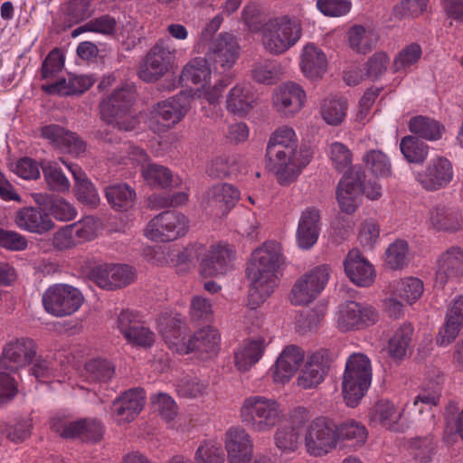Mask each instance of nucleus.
Here are the masks:
<instances>
[{"instance_id":"f257e3e1","label":"nucleus","mask_w":463,"mask_h":463,"mask_svg":"<svg viewBox=\"0 0 463 463\" xmlns=\"http://www.w3.org/2000/svg\"><path fill=\"white\" fill-rule=\"evenodd\" d=\"M281 245L276 241H266L254 250L247 267L250 281L248 297L249 310L244 316L245 322L260 326L263 316L257 310L274 292L279 282V270L284 264Z\"/></svg>"},{"instance_id":"f03ea898","label":"nucleus","mask_w":463,"mask_h":463,"mask_svg":"<svg viewBox=\"0 0 463 463\" xmlns=\"http://www.w3.org/2000/svg\"><path fill=\"white\" fill-rule=\"evenodd\" d=\"M295 130L288 126L278 128L269 137L267 146L268 167L282 185L294 182L310 162L307 151L298 150Z\"/></svg>"},{"instance_id":"7ed1b4c3","label":"nucleus","mask_w":463,"mask_h":463,"mask_svg":"<svg viewBox=\"0 0 463 463\" xmlns=\"http://www.w3.org/2000/svg\"><path fill=\"white\" fill-rule=\"evenodd\" d=\"M232 250L224 242H217L209 247L193 244L177 255V262L185 263L188 268L200 260V272L204 277L224 275L232 269Z\"/></svg>"},{"instance_id":"20e7f679","label":"nucleus","mask_w":463,"mask_h":463,"mask_svg":"<svg viewBox=\"0 0 463 463\" xmlns=\"http://www.w3.org/2000/svg\"><path fill=\"white\" fill-rule=\"evenodd\" d=\"M302 36L300 21L283 15L267 21L260 29L263 50L270 55H282L295 46Z\"/></svg>"},{"instance_id":"39448f33","label":"nucleus","mask_w":463,"mask_h":463,"mask_svg":"<svg viewBox=\"0 0 463 463\" xmlns=\"http://www.w3.org/2000/svg\"><path fill=\"white\" fill-rule=\"evenodd\" d=\"M242 423L254 432L266 433L272 430L283 417L280 402L264 395H250L245 398L240 409Z\"/></svg>"},{"instance_id":"423d86ee","label":"nucleus","mask_w":463,"mask_h":463,"mask_svg":"<svg viewBox=\"0 0 463 463\" xmlns=\"http://www.w3.org/2000/svg\"><path fill=\"white\" fill-rule=\"evenodd\" d=\"M135 99V90L131 86L114 90L100 101L101 118L119 130H134L140 123V117L131 109Z\"/></svg>"},{"instance_id":"0eeeda50","label":"nucleus","mask_w":463,"mask_h":463,"mask_svg":"<svg viewBox=\"0 0 463 463\" xmlns=\"http://www.w3.org/2000/svg\"><path fill=\"white\" fill-rule=\"evenodd\" d=\"M372 365L364 354H351L345 362L342 380V393L348 407L354 408L367 392L372 383Z\"/></svg>"},{"instance_id":"6e6552de","label":"nucleus","mask_w":463,"mask_h":463,"mask_svg":"<svg viewBox=\"0 0 463 463\" xmlns=\"http://www.w3.org/2000/svg\"><path fill=\"white\" fill-rule=\"evenodd\" d=\"M162 331L165 342L176 353H195L200 359H206L215 355L218 352L220 335L215 328L205 327L187 337L180 327L175 330V334L177 335Z\"/></svg>"},{"instance_id":"1a4fd4ad","label":"nucleus","mask_w":463,"mask_h":463,"mask_svg":"<svg viewBox=\"0 0 463 463\" xmlns=\"http://www.w3.org/2000/svg\"><path fill=\"white\" fill-rule=\"evenodd\" d=\"M303 436L306 452L311 457H324L337 446L336 425L326 417L307 421Z\"/></svg>"},{"instance_id":"9d476101","label":"nucleus","mask_w":463,"mask_h":463,"mask_svg":"<svg viewBox=\"0 0 463 463\" xmlns=\"http://www.w3.org/2000/svg\"><path fill=\"white\" fill-rule=\"evenodd\" d=\"M331 275L326 264L318 265L301 275L293 284L289 300L295 306H305L314 301L325 289Z\"/></svg>"},{"instance_id":"9b49d317","label":"nucleus","mask_w":463,"mask_h":463,"mask_svg":"<svg viewBox=\"0 0 463 463\" xmlns=\"http://www.w3.org/2000/svg\"><path fill=\"white\" fill-rule=\"evenodd\" d=\"M189 109L190 99L184 93L160 101L150 111L149 127L154 132H166L184 118Z\"/></svg>"},{"instance_id":"f8f14e48","label":"nucleus","mask_w":463,"mask_h":463,"mask_svg":"<svg viewBox=\"0 0 463 463\" xmlns=\"http://www.w3.org/2000/svg\"><path fill=\"white\" fill-rule=\"evenodd\" d=\"M188 228V219L183 213L166 211L157 214L147 223L145 236L154 241H173L184 236Z\"/></svg>"},{"instance_id":"ddd939ff","label":"nucleus","mask_w":463,"mask_h":463,"mask_svg":"<svg viewBox=\"0 0 463 463\" xmlns=\"http://www.w3.org/2000/svg\"><path fill=\"white\" fill-rule=\"evenodd\" d=\"M83 296L80 291L67 284H56L43 295L44 309L54 317L70 316L81 307Z\"/></svg>"},{"instance_id":"4468645a","label":"nucleus","mask_w":463,"mask_h":463,"mask_svg":"<svg viewBox=\"0 0 463 463\" xmlns=\"http://www.w3.org/2000/svg\"><path fill=\"white\" fill-rule=\"evenodd\" d=\"M310 417L308 410L304 407H298L291 411L288 424L282 425L276 430L273 435V442L281 454H292L300 448L301 432Z\"/></svg>"},{"instance_id":"2eb2a0df","label":"nucleus","mask_w":463,"mask_h":463,"mask_svg":"<svg viewBox=\"0 0 463 463\" xmlns=\"http://www.w3.org/2000/svg\"><path fill=\"white\" fill-rule=\"evenodd\" d=\"M175 52L165 41L156 43L139 65V78L146 82H153L164 76L174 62Z\"/></svg>"},{"instance_id":"dca6fc26","label":"nucleus","mask_w":463,"mask_h":463,"mask_svg":"<svg viewBox=\"0 0 463 463\" xmlns=\"http://www.w3.org/2000/svg\"><path fill=\"white\" fill-rule=\"evenodd\" d=\"M37 354L36 343L29 337L14 338L3 347L0 370L15 372L26 367Z\"/></svg>"},{"instance_id":"f3484780","label":"nucleus","mask_w":463,"mask_h":463,"mask_svg":"<svg viewBox=\"0 0 463 463\" xmlns=\"http://www.w3.org/2000/svg\"><path fill=\"white\" fill-rule=\"evenodd\" d=\"M241 198V192L232 184L219 183L205 193L203 205L204 210L214 216H226Z\"/></svg>"},{"instance_id":"a211bd4d","label":"nucleus","mask_w":463,"mask_h":463,"mask_svg":"<svg viewBox=\"0 0 463 463\" xmlns=\"http://www.w3.org/2000/svg\"><path fill=\"white\" fill-rule=\"evenodd\" d=\"M454 176L453 166L443 156L432 158L424 170L415 173V179L426 191H438L449 184Z\"/></svg>"},{"instance_id":"6ab92c4d","label":"nucleus","mask_w":463,"mask_h":463,"mask_svg":"<svg viewBox=\"0 0 463 463\" xmlns=\"http://www.w3.org/2000/svg\"><path fill=\"white\" fill-rule=\"evenodd\" d=\"M306 99V91L294 81L281 83L272 93L273 108L285 117L298 113L304 108Z\"/></svg>"},{"instance_id":"aec40b11","label":"nucleus","mask_w":463,"mask_h":463,"mask_svg":"<svg viewBox=\"0 0 463 463\" xmlns=\"http://www.w3.org/2000/svg\"><path fill=\"white\" fill-rule=\"evenodd\" d=\"M377 313L369 305L348 301L339 307L337 314V326L342 331L360 329L374 324Z\"/></svg>"},{"instance_id":"412c9836","label":"nucleus","mask_w":463,"mask_h":463,"mask_svg":"<svg viewBox=\"0 0 463 463\" xmlns=\"http://www.w3.org/2000/svg\"><path fill=\"white\" fill-rule=\"evenodd\" d=\"M124 146L128 148L129 160L141 165L142 175L149 185L162 188L177 185V181L173 179L168 168L156 164H146L148 156L143 149L132 145Z\"/></svg>"},{"instance_id":"4be33fe9","label":"nucleus","mask_w":463,"mask_h":463,"mask_svg":"<svg viewBox=\"0 0 463 463\" xmlns=\"http://www.w3.org/2000/svg\"><path fill=\"white\" fill-rule=\"evenodd\" d=\"M145 403L146 394L143 389H129L113 402L111 417L118 425L131 422L142 411Z\"/></svg>"},{"instance_id":"5701e85b","label":"nucleus","mask_w":463,"mask_h":463,"mask_svg":"<svg viewBox=\"0 0 463 463\" xmlns=\"http://www.w3.org/2000/svg\"><path fill=\"white\" fill-rule=\"evenodd\" d=\"M90 277L99 288L110 290L130 284L135 279V271L128 265L106 263L93 268Z\"/></svg>"},{"instance_id":"b1692460","label":"nucleus","mask_w":463,"mask_h":463,"mask_svg":"<svg viewBox=\"0 0 463 463\" xmlns=\"http://www.w3.org/2000/svg\"><path fill=\"white\" fill-rule=\"evenodd\" d=\"M223 442L228 463H250L253 440L244 428L240 426L229 428L224 434Z\"/></svg>"},{"instance_id":"393cba45","label":"nucleus","mask_w":463,"mask_h":463,"mask_svg":"<svg viewBox=\"0 0 463 463\" xmlns=\"http://www.w3.org/2000/svg\"><path fill=\"white\" fill-rule=\"evenodd\" d=\"M363 173L352 169L345 173L336 187V200L340 210L346 213H354L360 203L362 194Z\"/></svg>"},{"instance_id":"a878e982","label":"nucleus","mask_w":463,"mask_h":463,"mask_svg":"<svg viewBox=\"0 0 463 463\" xmlns=\"http://www.w3.org/2000/svg\"><path fill=\"white\" fill-rule=\"evenodd\" d=\"M118 328L133 345L150 347L155 342V334L140 323L136 312L122 311L118 317Z\"/></svg>"},{"instance_id":"bb28decb","label":"nucleus","mask_w":463,"mask_h":463,"mask_svg":"<svg viewBox=\"0 0 463 463\" xmlns=\"http://www.w3.org/2000/svg\"><path fill=\"white\" fill-rule=\"evenodd\" d=\"M463 277V250L453 246L446 250L438 259L435 287L443 288L448 282Z\"/></svg>"},{"instance_id":"cd10ccee","label":"nucleus","mask_w":463,"mask_h":463,"mask_svg":"<svg viewBox=\"0 0 463 463\" xmlns=\"http://www.w3.org/2000/svg\"><path fill=\"white\" fill-rule=\"evenodd\" d=\"M331 358L329 352L325 349L312 354L298 377V384L304 389L317 387L328 373Z\"/></svg>"},{"instance_id":"c85d7f7f","label":"nucleus","mask_w":463,"mask_h":463,"mask_svg":"<svg viewBox=\"0 0 463 463\" xmlns=\"http://www.w3.org/2000/svg\"><path fill=\"white\" fill-rule=\"evenodd\" d=\"M206 57L222 70H230L239 57V44L236 38L228 33H220L212 42Z\"/></svg>"},{"instance_id":"c756f323","label":"nucleus","mask_w":463,"mask_h":463,"mask_svg":"<svg viewBox=\"0 0 463 463\" xmlns=\"http://www.w3.org/2000/svg\"><path fill=\"white\" fill-rule=\"evenodd\" d=\"M320 220V211L315 207H308L302 212L296 232L297 244L300 249H311L317 242L321 230Z\"/></svg>"},{"instance_id":"7c9ffc66","label":"nucleus","mask_w":463,"mask_h":463,"mask_svg":"<svg viewBox=\"0 0 463 463\" xmlns=\"http://www.w3.org/2000/svg\"><path fill=\"white\" fill-rule=\"evenodd\" d=\"M299 66L306 78L317 80L321 79L327 70V56L320 47L308 43L300 51Z\"/></svg>"},{"instance_id":"2f4dec72","label":"nucleus","mask_w":463,"mask_h":463,"mask_svg":"<svg viewBox=\"0 0 463 463\" xmlns=\"http://www.w3.org/2000/svg\"><path fill=\"white\" fill-rule=\"evenodd\" d=\"M41 136L55 147L73 156H80L86 150V144L76 134L66 131L58 125L43 127Z\"/></svg>"},{"instance_id":"473e14b6","label":"nucleus","mask_w":463,"mask_h":463,"mask_svg":"<svg viewBox=\"0 0 463 463\" xmlns=\"http://www.w3.org/2000/svg\"><path fill=\"white\" fill-rule=\"evenodd\" d=\"M304 360V352L296 345L283 349L272 367L273 381L277 383L288 382L298 370Z\"/></svg>"},{"instance_id":"72a5a7b5","label":"nucleus","mask_w":463,"mask_h":463,"mask_svg":"<svg viewBox=\"0 0 463 463\" xmlns=\"http://www.w3.org/2000/svg\"><path fill=\"white\" fill-rule=\"evenodd\" d=\"M344 266L347 277L355 285L368 287L373 282L374 269L359 250L353 249L348 252Z\"/></svg>"},{"instance_id":"f704fd0d","label":"nucleus","mask_w":463,"mask_h":463,"mask_svg":"<svg viewBox=\"0 0 463 463\" xmlns=\"http://www.w3.org/2000/svg\"><path fill=\"white\" fill-rule=\"evenodd\" d=\"M14 221L19 229L32 233L43 234L54 227L47 213L32 206L18 210Z\"/></svg>"},{"instance_id":"c9c22d12","label":"nucleus","mask_w":463,"mask_h":463,"mask_svg":"<svg viewBox=\"0 0 463 463\" xmlns=\"http://www.w3.org/2000/svg\"><path fill=\"white\" fill-rule=\"evenodd\" d=\"M266 348L262 337L244 340L234 351V365L244 373L255 365L263 356Z\"/></svg>"},{"instance_id":"e433bc0d","label":"nucleus","mask_w":463,"mask_h":463,"mask_svg":"<svg viewBox=\"0 0 463 463\" xmlns=\"http://www.w3.org/2000/svg\"><path fill=\"white\" fill-rule=\"evenodd\" d=\"M256 102L257 99L250 86L239 83L226 96V109L233 115L244 117L253 109Z\"/></svg>"},{"instance_id":"4c0bfd02","label":"nucleus","mask_w":463,"mask_h":463,"mask_svg":"<svg viewBox=\"0 0 463 463\" xmlns=\"http://www.w3.org/2000/svg\"><path fill=\"white\" fill-rule=\"evenodd\" d=\"M56 431L65 439L80 438L84 441H96L102 436V426L96 420H80L56 427Z\"/></svg>"},{"instance_id":"58836bf2","label":"nucleus","mask_w":463,"mask_h":463,"mask_svg":"<svg viewBox=\"0 0 463 463\" xmlns=\"http://www.w3.org/2000/svg\"><path fill=\"white\" fill-rule=\"evenodd\" d=\"M463 326V295L454 300L446 317L444 326L440 329L437 343L446 346L458 335Z\"/></svg>"},{"instance_id":"ea45409f","label":"nucleus","mask_w":463,"mask_h":463,"mask_svg":"<svg viewBox=\"0 0 463 463\" xmlns=\"http://www.w3.org/2000/svg\"><path fill=\"white\" fill-rule=\"evenodd\" d=\"M430 224L437 231L457 232L463 228V213L445 206L430 210Z\"/></svg>"},{"instance_id":"a19ab883","label":"nucleus","mask_w":463,"mask_h":463,"mask_svg":"<svg viewBox=\"0 0 463 463\" xmlns=\"http://www.w3.org/2000/svg\"><path fill=\"white\" fill-rule=\"evenodd\" d=\"M180 80L185 84L197 86L211 83L212 70L208 60L203 57L190 59L182 69Z\"/></svg>"},{"instance_id":"79ce46f5","label":"nucleus","mask_w":463,"mask_h":463,"mask_svg":"<svg viewBox=\"0 0 463 463\" xmlns=\"http://www.w3.org/2000/svg\"><path fill=\"white\" fill-rule=\"evenodd\" d=\"M71 173L75 180V194L77 199L85 205L95 207L99 203V196L93 184L88 180L80 166L62 162Z\"/></svg>"},{"instance_id":"37998d69","label":"nucleus","mask_w":463,"mask_h":463,"mask_svg":"<svg viewBox=\"0 0 463 463\" xmlns=\"http://www.w3.org/2000/svg\"><path fill=\"white\" fill-rule=\"evenodd\" d=\"M285 66L273 59H263L252 65L251 78L258 83L273 85L285 75Z\"/></svg>"},{"instance_id":"c03bdc74","label":"nucleus","mask_w":463,"mask_h":463,"mask_svg":"<svg viewBox=\"0 0 463 463\" xmlns=\"http://www.w3.org/2000/svg\"><path fill=\"white\" fill-rule=\"evenodd\" d=\"M94 83L93 79L88 75L72 76L66 80H59L56 83L48 85L43 90L50 94L61 96L81 94L89 90Z\"/></svg>"},{"instance_id":"a18cd8bd","label":"nucleus","mask_w":463,"mask_h":463,"mask_svg":"<svg viewBox=\"0 0 463 463\" xmlns=\"http://www.w3.org/2000/svg\"><path fill=\"white\" fill-rule=\"evenodd\" d=\"M408 128L418 137L429 141H437L442 137L445 128L434 118L416 116L410 119Z\"/></svg>"},{"instance_id":"49530a36","label":"nucleus","mask_w":463,"mask_h":463,"mask_svg":"<svg viewBox=\"0 0 463 463\" xmlns=\"http://www.w3.org/2000/svg\"><path fill=\"white\" fill-rule=\"evenodd\" d=\"M229 83L230 80L228 79H222L213 86L211 83L205 85L202 84L200 88L194 91V96L196 99H203L213 107L210 109H207L204 107L202 108L204 116L208 118H214L218 116L216 107L220 102L224 89L229 85Z\"/></svg>"},{"instance_id":"de8ad7c7","label":"nucleus","mask_w":463,"mask_h":463,"mask_svg":"<svg viewBox=\"0 0 463 463\" xmlns=\"http://www.w3.org/2000/svg\"><path fill=\"white\" fill-rule=\"evenodd\" d=\"M370 417L374 423L386 429L399 430L397 424L402 417V412L392 402L382 400L375 403Z\"/></svg>"},{"instance_id":"09e8293b","label":"nucleus","mask_w":463,"mask_h":463,"mask_svg":"<svg viewBox=\"0 0 463 463\" xmlns=\"http://www.w3.org/2000/svg\"><path fill=\"white\" fill-rule=\"evenodd\" d=\"M337 442L345 441L354 449L364 446L368 432L364 425L354 420H349L336 426Z\"/></svg>"},{"instance_id":"8fccbe9b","label":"nucleus","mask_w":463,"mask_h":463,"mask_svg":"<svg viewBox=\"0 0 463 463\" xmlns=\"http://www.w3.org/2000/svg\"><path fill=\"white\" fill-rule=\"evenodd\" d=\"M348 46L356 52L366 53L376 44L378 37L362 25L352 26L346 34Z\"/></svg>"},{"instance_id":"3c124183","label":"nucleus","mask_w":463,"mask_h":463,"mask_svg":"<svg viewBox=\"0 0 463 463\" xmlns=\"http://www.w3.org/2000/svg\"><path fill=\"white\" fill-rule=\"evenodd\" d=\"M106 197L112 208L124 211L130 208L136 199L135 191L127 184H117L106 188Z\"/></svg>"},{"instance_id":"603ef678","label":"nucleus","mask_w":463,"mask_h":463,"mask_svg":"<svg viewBox=\"0 0 463 463\" xmlns=\"http://www.w3.org/2000/svg\"><path fill=\"white\" fill-rule=\"evenodd\" d=\"M347 102L342 97H331L323 100L320 109L322 118L331 126L340 125L346 117Z\"/></svg>"},{"instance_id":"864d4df0","label":"nucleus","mask_w":463,"mask_h":463,"mask_svg":"<svg viewBox=\"0 0 463 463\" xmlns=\"http://www.w3.org/2000/svg\"><path fill=\"white\" fill-rule=\"evenodd\" d=\"M79 245L71 225H65L55 232L51 242L47 240H40L39 247L42 250L48 252L53 250L62 251L72 249Z\"/></svg>"},{"instance_id":"5fc2aeb1","label":"nucleus","mask_w":463,"mask_h":463,"mask_svg":"<svg viewBox=\"0 0 463 463\" xmlns=\"http://www.w3.org/2000/svg\"><path fill=\"white\" fill-rule=\"evenodd\" d=\"M423 290L422 281L413 277L400 279L392 286L393 294L410 305L420 299Z\"/></svg>"},{"instance_id":"6e6d98bb","label":"nucleus","mask_w":463,"mask_h":463,"mask_svg":"<svg viewBox=\"0 0 463 463\" xmlns=\"http://www.w3.org/2000/svg\"><path fill=\"white\" fill-rule=\"evenodd\" d=\"M363 161L373 175L381 178L392 175L391 160L381 150L367 151L363 156Z\"/></svg>"},{"instance_id":"4d7b16f0","label":"nucleus","mask_w":463,"mask_h":463,"mask_svg":"<svg viewBox=\"0 0 463 463\" xmlns=\"http://www.w3.org/2000/svg\"><path fill=\"white\" fill-rule=\"evenodd\" d=\"M400 149L404 158L413 164H421L429 154V146L412 136H406L401 140Z\"/></svg>"},{"instance_id":"13d9d810","label":"nucleus","mask_w":463,"mask_h":463,"mask_svg":"<svg viewBox=\"0 0 463 463\" xmlns=\"http://www.w3.org/2000/svg\"><path fill=\"white\" fill-rule=\"evenodd\" d=\"M413 327L411 324L402 325L389 340L388 354L394 359H402L406 354Z\"/></svg>"},{"instance_id":"bf43d9fd","label":"nucleus","mask_w":463,"mask_h":463,"mask_svg":"<svg viewBox=\"0 0 463 463\" xmlns=\"http://www.w3.org/2000/svg\"><path fill=\"white\" fill-rule=\"evenodd\" d=\"M430 0H402L395 5L391 14V20L402 21L418 17L427 11Z\"/></svg>"},{"instance_id":"052dcab7","label":"nucleus","mask_w":463,"mask_h":463,"mask_svg":"<svg viewBox=\"0 0 463 463\" xmlns=\"http://www.w3.org/2000/svg\"><path fill=\"white\" fill-rule=\"evenodd\" d=\"M422 49L419 43H412L403 47L395 56L392 68L394 71H406L420 60Z\"/></svg>"},{"instance_id":"680f3d73","label":"nucleus","mask_w":463,"mask_h":463,"mask_svg":"<svg viewBox=\"0 0 463 463\" xmlns=\"http://www.w3.org/2000/svg\"><path fill=\"white\" fill-rule=\"evenodd\" d=\"M113 374L114 367L105 359H92L85 365V377L90 382L106 383Z\"/></svg>"},{"instance_id":"e2e57ef3","label":"nucleus","mask_w":463,"mask_h":463,"mask_svg":"<svg viewBox=\"0 0 463 463\" xmlns=\"http://www.w3.org/2000/svg\"><path fill=\"white\" fill-rule=\"evenodd\" d=\"M380 225L374 219L364 220L359 226L357 240L365 250H373L379 241Z\"/></svg>"},{"instance_id":"0e129e2a","label":"nucleus","mask_w":463,"mask_h":463,"mask_svg":"<svg viewBox=\"0 0 463 463\" xmlns=\"http://www.w3.org/2000/svg\"><path fill=\"white\" fill-rule=\"evenodd\" d=\"M70 225L79 244L95 239L100 228L99 220L92 216H87Z\"/></svg>"},{"instance_id":"69168bd1","label":"nucleus","mask_w":463,"mask_h":463,"mask_svg":"<svg viewBox=\"0 0 463 463\" xmlns=\"http://www.w3.org/2000/svg\"><path fill=\"white\" fill-rule=\"evenodd\" d=\"M409 247L406 241L397 240L385 251L386 264L392 269H402L408 260Z\"/></svg>"},{"instance_id":"338daca9","label":"nucleus","mask_w":463,"mask_h":463,"mask_svg":"<svg viewBox=\"0 0 463 463\" xmlns=\"http://www.w3.org/2000/svg\"><path fill=\"white\" fill-rule=\"evenodd\" d=\"M208 384L197 377H184L176 384V392L184 398L194 399L207 393Z\"/></svg>"},{"instance_id":"774afa93","label":"nucleus","mask_w":463,"mask_h":463,"mask_svg":"<svg viewBox=\"0 0 463 463\" xmlns=\"http://www.w3.org/2000/svg\"><path fill=\"white\" fill-rule=\"evenodd\" d=\"M194 463H224L221 446L213 441L202 443L195 451Z\"/></svg>"}]
</instances>
